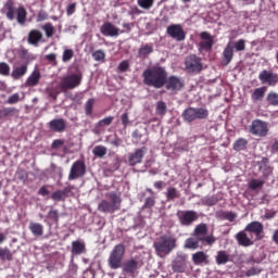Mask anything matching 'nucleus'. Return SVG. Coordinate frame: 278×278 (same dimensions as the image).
Returning a JSON list of instances; mask_svg holds the SVG:
<instances>
[{"mask_svg":"<svg viewBox=\"0 0 278 278\" xmlns=\"http://www.w3.org/2000/svg\"><path fill=\"white\" fill-rule=\"evenodd\" d=\"M167 75L168 72H166L164 66L157 65L153 66L152 68H147L142 73L143 84L144 86L160 90V88H164Z\"/></svg>","mask_w":278,"mask_h":278,"instance_id":"f257e3e1","label":"nucleus"},{"mask_svg":"<svg viewBox=\"0 0 278 278\" xmlns=\"http://www.w3.org/2000/svg\"><path fill=\"white\" fill-rule=\"evenodd\" d=\"M121 203H123L121 192L110 191L105 193V199L98 204V212L102 214H114V212L121 210Z\"/></svg>","mask_w":278,"mask_h":278,"instance_id":"f03ea898","label":"nucleus"},{"mask_svg":"<svg viewBox=\"0 0 278 278\" xmlns=\"http://www.w3.org/2000/svg\"><path fill=\"white\" fill-rule=\"evenodd\" d=\"M153 247L157 257H166L177 249V238L173 235H163L153 243Z\"/></svg>","mask_w":278,"mask_h":278,"instance_id":"7ed1b4c3","label":"nucleus"},{"mask_svg":"<svg viewBox=\"0 0 278 278\" xmlns=\"http://www.w3.org/2000/svg\"><path fill=\"white\" fill-rule=\"evenodd\" d=\"M123 260H125V245L118 243L113 248L108 258V264L111 270H118V268H122Z\"/></svg>","mask_w":278,"mask_h":278,"instance_id":"20e7f679","label":"nucleus"},{"mask_svg":"<svg viewBox=\"0 0 278 278\" xmlns=\"http://www.w3.org/2000/svg\"><path fill=\"white\" fill-rule=\"evenodd\" d=\"M210 116V111L205 108H188L182 112V118L186 123L193 121H205Z\"/></svg>","mask_w":278,"mask_h":278,"instance_id":"39448f33","label":"nucleus"},{"mask_svg":"<svg viewBox=\"0 0 278 278\" xmlns=\"http://www.w3.org/2000/svg\"><path fill=\"white\" fill-rule=\"evenodd\" d=\"M84 79V75L81 73L77 74H70L67 76H64L60 84L59 87L61 90L66 91V90H75L78 86H81V80Z\"/></svg>","mask_w":278,"mask_h":278,"instance_id":"423d86ee","label":"nucleus"},{"mask_svg":"<svg viewBox=\"0 0 278 278\" xmlns=\"http://www.w3.org/2000/svg\"><path fill=\"white\" fill-rule=\"evenodd\" d=\"M186 86V83L182 80L179 76H166L164 87L165 90L168 92H172V94H177L178 92H181L184 90V87Z\"/></svg>","mask_w":278,"mask_h":278,"instance_id":"0eeeda50","label":"nucleus"},{"mask_svg":"<svg viewBox=\"0 0 278 278\" xmlns=\"http://www.w3.org/2000/svg\"><path fill=\"white\" fill-rule=\"evenodd\" d=\"M179 224L181 227H190L199 220V213L197 211L187 210V211H178L176 214Z\"/></svg>","mask_w":278,"mask_h":278,"instance_id":"6e6552de","label":"nucleus"},{"mask_svg":"<svg viewBox=\"0 0 278 278\" xmlns=\"http://www.w3.org/2000/svg\"><path fill=\"white\" fill-rule=\"evenodd\" d=\"M268 131H270L268 124L262 119L252 121L249 128V132L257 138H266V136H268Z\"/></svg>","mask_w":278,"mask_h":278,"instance_id":"1a4fd4ad","label":"nucleus"},{"mask_svg":"<svg viewBox=\"0 0 278 278\" xmlns=\"http://www.w3.org/2000/svg\"><path fill=\"white\" fill-rule=\"evenodd\" d=\"M185 71L187 73H193L198 75L203 71V63H201V58L197 56V54H190L185 59Z\"/></svg>","mask_w":278,"mask_h":278,"instance_id":"9d476101","label":"nucleus"},{"mask_svg":"<svg viewBox=\"0 0 278 278\" xmlns=\"http://www.w3.org/2000/svg\"><path fill=\"white\" fill-rule=\"evenodd\" d=\"M86 176V163L81 160H78L73 163L70 174L68 181H75V179H81Z\"/></svg>","mask_w":278,"mask_h":278,"instance_id":"9b49d317","label":"nucleus"},{"mask_svg":"<svg viewBox=\"0 0 278 278\" xmlns=\"http://www.w3.org/2000/svg\"><path fill=\"white\" fill-rule=\"evenodd\" d=\"M144 155H147V147L135 149L134 152L128 153V156H127L128 166H138V164H142V160H144Z\"/></svg>","mask_w":278,"mask_h":278,"instance_id":"f8f14e48","label":"nucleus"},{"mask_svg":"<svg viewBox=\"0 0 278 278\" xmlns=\"http://www.w3.org/2000/svg\"><path fill=\"white\" fill-rule=\"evenodd\" d=\"M167 35H169L173 40H177V42H184L186 40V30H184V26L181 24H172L167 27Z\"/></svg>","mask_w":278,"mask_h":278,"instance_id":"ddd939ff","label":"nucleus"},{"mask_svg":"<svg viewBox=\"0 0 278 278\" xmlns=\"http://www.w3.org/2000/svg\"><path fill=\"white\" fill-rule=\"evenodd\" d=\"M244 231H248V233H254L255 242L264 240V224H262V222H251L245 226Z\"/></svg>","mask_w":278,"mask_h":278,"instance_id":"4468645a","label":"nucleus"},{"mask_svg":"<svg viewBox=\"0 0 278 278\" xmlns=\"http://www.w3.org/2000/svg\"><path fill=\"white\" fill-rule=\"evenodd\" d=\"M200 38L199 50L210 53L214 47V37L208 31H202Z\"/></svg>","mask_w":278,"mask_h":278,"instance_id":"2eb2a0df","label":"nucleus"},{"mask_svg":"<svg viewBox=\"0 0 278 278\" xmlns=\"http://www.w3.org/2000/svg\"><path fill=\"white\" fill-rule=\"evenodd\" d=\"M258 79L262 84H267V86H277L278 75L271 71L264 70L258 74Z\"/></svg>","mask_w":278,"mask_h":278,"instance_id":"dca6fc26","label":"nucleus"},{"mask_svg":"<svg viewBox=\"0 0 278 278\" xmlns=\"http://www.w3.org/2000/svg\"><path fill=\"white\" fill-rule=\"evenodd\" d=\"M100 31L102 36H106L110 38H116L121 35V29L111 22H105L104 24H102V26L100 27Z\"/></svg>","mask_w":278,"mask_h":278,"instance_id":"f3484780","label":"nucleus"},{"mask_svg":"<svg viewBox=\"0 0 278 278\" xmlns=\"http://www.w3.org/2000/svg\"><path fill=\"white\" fill-rule=\"evenodd\" d=\"M188 256L186 254H178L176 260L172 263L174 273H186V262Z\"/></svg>","mask_w":278,"mask_h":278,"instance_id":"a211bd4d","label":"nucleus"},{"mask_svg":"<svg viewBox=\"0 0 278 278\" xmlns=\"http://www.w3.org/2000/svg\"><path fill=\"white\" fill-rule=\"evenodd\" d=\"M16 7L14 0H7L3 8L1 9L2 14H5L9 21H14L16 17Z\"/></svg>","mask_w":278,"mask_h":278,"instance_id":"6ab92c4d","label":"nucleus"},{"mask_svg":"<svg viewBox=\"0 0 278 278\" xmlns=\"http://www.w3.org/2000/svg\"><path fill=\"white\" fill-rule=\"evenodd\" d=\"M222 64L224 66H229V64H231V61L233 60V42L229 41L226 45L222 53Z\"/></svg>","mask_w":278,"mask_h":278,"instance_id":"aec40b11","label":"nucleus"},{"mask_svg":"<svg viewBox=\"0 0 278 278\" xmlns=\"http://www.w3.org/2000/svg\"><path fill=\"white\" fill-rule=\"evenodd\" d=\"M140 268V262L136 261V258H130L126 261L123 265V273H126L127 275H136V270Z\"/></svg>","mask_w":278,"mask_h":278,"instance_id":"412c9836","label":"nucleus"},{"mask_svg":"<svg viewBox=\"0 0 278 278\" xmlns=\"http://www.w3.org/2000/svg\"><path fill=\"white\" fill-rule=\"evenodd\" d=\"M43 35L42 31L38 29H31L28 33L27 42L28 45H31L33 47H38L40 45V41L42 40Z\"/></svg>","mask_w":278,"mask_h":278,"instance_id":"4be33fe9","label":"nucleus"},{"mask_svg":"<svg viewBox=\"0 0 278 278\" xmlns=\"http://www.w3.org/2000/svg\"><path fill=\"white\" fill-rule=\"evenodd\" d=\"M192 262L195 266L207 265L210 264V255L203 251H198L192 254Z\"/></svg>","mask_w":278,"mask_h":278,"instance_id":"5701e85b","label":"nucleus"},{"mask_svg":"<svg viewBox=\"0 0 278 278\" xmlns=\"http://www.w3.org/2000/svg\"><path fill=\"white\" fill-rule=\"evenodd\" d=\"M49 128L51 131H55L56 134H62L66 129V122L64 118L52 119L49 123Z\"/></svg>","mask_w":278,"mask_h":278,"instance_id":"b1692460","label":"nucleus"},{"mask_svg":"<svg viewBox=\"0 0 278 278\" xmlns=\"http://www.w3.org/2000/svg\"><path fill=\"white\" fill-rule=\"evenodd\" d=\"M239 247H252L253 240L247 235V230H241L235 236Z\"/></svg>","mask_w":278,"mask_h":278,"instance_id":"393cba45","label":"nucleus"},{"mask_svg":"<svg viewBox=\"0 0 278 278\" xmlns=\"http://www.w3.org/2000/svg\"><path fill=\"white\" fill-rule=\"evenodd\" d=\"M41 74L40 71L35 70L26 79V86H28L29 88H34V86H38V84L40 83V78H41Z\"/></svg>","mask_w":278,"mask_h":278,"instance_id":"a878e982","label":"nucleus"},{"mask_svg":"<svg viewBox=\"0 0 278 278\" xmlns=\"http://www.w3.org/2000/svg\"><path fill=\"white\" fill-rule=\"evenodd\" d=\"M46 218L48 220H45V223H47L49 227H51V225H60V213L58 210H50Z\"/></svg>","mask_w":278,"mask_h":278,"instance_id":"bb28decb","label":"nucleus"},{"mask_svg":"<svg viewBox=\"0 0 278 278\" xmlns=\"http://www.w3.org/2000/svg\"><path fill=\"white\" fill-rule=\"evenodd\" d=\"M29 231L33 233V236H36L37 238H40V236H45V226L40 223H34L31 222L28 226Z\"/></svg>","mask_w":278,"mask_h":278,"instance_id":"cd10ccee","label":"nucleus"},{"mask_svg":"<svg viewBox=\"0 0 278 278\" xmlns=\"http://www.w3.org/2000/svg\"><path fill=\"white\" fill-rule=\"evenodd\" d=\"M86 253V243L83 241H73L72 242V255H83Z\"/></svg>","mask_w":278,"mask_h":278,"instance_id":"c85d7f7f","label":"nucleus"},{"mask_svg":"<svg viewBox=\"0 0 278 278\" xmlns=\"http://www.w3.org/2000/svg\"><path fill=\"white\" fill-rule=\"evenodd\" d=\"M25 75H27V64H23L13 68L11 73V77L14 79H21V77H25Z\"/></svg>","mask_w":278,"mask_h":278,"instance_id":"c756f323","label":"nucleus"},{"mask_svg":"<svg viewBox=\"0 0 278 278\" xmlns=\"http://www.w3.org/2000/svg\"><path fill=\"white\" fill-rule=\"evenodd\" d=\"M16 21L18 25H24L27 22V10L25 7H20L16 11Z\"/></svg>","mask_w":278,"mask_h":278,"instance_id":"7c9ffc66","label":"nucleus"},{"mask_svg":"<svg viewBox=\"0 0 278 278\" xmlns=\"http://www.w3.org/2000/svg\"><path fill=\"white\" fill-rule=\"evenodd\" d=\"M166 201H175V199H180L181 193H179V190L175 187L167 188V191L165 192Z\"/></svg>","mask_w":278,"mask_h":278,"instance_id":"2f4dec72","label":"nucleus"},{"mask_svg":"<svg viewBox=\"0 0 278 278\" xmlns=\"http://www.w3.org/2000/svg\"><path fill=\"white\" fill-rule=\"evenodd\" d=\"M199 242H201V238L191 237L185 241V249H191L192 251H197L199 249Z\"/></svg>","mask_w":278,"mask_h":278,"instance_id":"473e14b6","label":"nucleus"},{"mask_svg":"<svg viewBox=\"0 0 278 278\" xmlns=\"http://www.w3.org/2000/svg\"><path fill=\"white\" fill-rule=\"evenodd\" d=\"M14 260V254L9 248H0V261L1 262H12Z\"/></svg>","mask_w":278,"mask_h":278,"instance_id":"72a5a7b5","label":"nucleus"},{"mask_svg":"<svg viewBox=\"0 0 278 278\" xmlns=\"http://www.w3.org/2000/svg\"><path fill=\"white\" fill-rule=\"evenodd\" d=\"M151 53H153V43H147L142 46L138 51L139 58H149Z\"/></svg>","mask_w":278,"mask_h":278,"instance_id":"f704fd0d","label":"nucleus"},{"mask_svg":"<svg viewBox=\"0 0 278 278\" xmlns=\"http://www.w3.org/2000/svg\"><path fill=\"white\" fill-rule=\"evenodd\" d=\"M248 146H249V140L244 138H239L233 142L232 149L233 151H244Z\"/></svg>","mask_w":278,"mask_h":278,"instance_id":"c9c22d12","label":"nucleus"},{"mask_svg":"<svg viewBox=\"0 0 278 278\" xmlns=\"http://www.w3.org/2000/svg\"><path fill=\"white\" fill-rule=\"evenodd\" d=\"M264 94H266V87H260L254 89L251 99L252 101H262V99H264Z\"/></svg>","mask_w":278,"mask_h":278,"instance_id":"e433bc0d","label":"nucleus"},{"mask_svg":"<svg viewBox=\"0 0 278 278\" xmlns=\"http://www.w3.org/2000/svg\"><path fill=\"white\" fill-rule=\"evenodd\" d=\"M92 153L96 157H105L108 155V148L105 146H96Z\"/></svg>","mask_w":278,"mask_h":278,"instance_id":"4c0bfd02","label":"nucleus"},{"mask_svg":"<svg viewBox=\"0 0 278 278\" xmlns=\"http://www.w3.org/2000/svg\"><path fill=\"white\" fill-rule=\"evenodd\" d=\"M227 262H229V254L225 251H218L216 255V264L220 266L223 264H227Z\"/></svg>","mask_w":278,"mask_h":278,"instance_id":"58836bf2","label":"nucleus"},{"mask_svg":"<svg viewBox=\"0 0 278 278\" xmlns=\"http://www.w3.org/2000/svg\"><path fill=\"white\" fill-rule=\"evenodd\" d=\"M193 236H195L197 238H199L201 236H207V225L199 224L198 226H195Z\"/></svg>","mask_w":278,"mask_h":278,"instance_id":"ea45409f","label":"nucleus"},{"mask_svg":"<svg viewBox=\"0 0 278 278\" xmlns=\"http://www.w3.org/2000/svg\"><path fill=\"white\" fill-rule=\"evenodd\" d=\"M18 112L15 108H3L0 109V121L3 118H8V116H12V114H16Z\"/></svg>","mask_w":278,"mask_h":278,"instance_id":"a19ab883","label":"nucleus"},{"mask_svg":"<svg viewBox=\"0 0 278 278\" xmlns=\"http://www.w3.org/2000/svg\"><path fill=\"white\" fill-rule=\"evenodd\" d=\"M245 49H247V40L239 39L232 42V51L240 52V51H245Z\"/></svg>","mask_w":278,"mask_h":278,"instance_id":"79ce46f5","label":"nucleus"},{"mask_svg":"<svg viewBox=\"0 0 278 278\" xmlns=\"http://www.w3.org/2000/svg\"><path fill=\"white\" fill-rule=\"evenodd\" d=\"M41 29L45 30V34L48 38H53V36L55 35V27L53 26L52 23H46Z\"/></svg>","mask_w":278,"mask_h":278,"instance_id":"37998d69","label":"nucleus"},{"mask_svg":"<svg viewBox=\"0 0 278 278\" xmlns=\"http://www.w3.org/2000/svg\"><path fill=\"white\" fill-rule=\"evenodd\" d=\"M137 4L142 10H151V8H153L155 4V0H137Z\"/></svg>","mask_w":278,"mask_h":278,"instance_id":"c03bdc74","label":"nucleus"},{"mask_svg":"<svg viewBox=\"0 0 278 278\" xmlns=\"http://www.w3.org/2000/svg\"><path fill=\"white\" fill-rule=\"evenodd\" d=\"M264 180H260V179H251L249 182V189L250 190H258V188H264Z\"/></svg>","mask_w":278,"mask_h":278,"instance_id":"a18cd8bd","label":"nucleus"},{"mask_svg":"<svg viewBox=\"0 0 278 278\" xmlns=\"http://www.w3.org/2000/svg\"><path fill=\"white\" fill-rule=\"evenodd\" d=\"M93 110H94V99H89L85 103V114H86V116H92Z\"/></svg>","mask_w":278,"mask_h":278,"instance_id":"49530a36","label":"nucleus"},{"mask_svg":"<svg viewBox=\"0 0 278 278\" xmlns=\"http://www.w3.org/2000/svg\"><path fill=\"white\" fill-rule=\"evenodd\" d=\"M267 102L269 103V105H274L275 108L278 106V93L275 91H270L267 94Z\"/></svg>","mask_w":278,"mask_h":278,"instance_id":"de8ad7c7","label":"nucleus"},{"mask_svg":"<svg viewBox=\"0 0 278 278\" xmlns=\"http://www.w3.org/2000/svg\"><path fill=\"white\" fill-rule=\"evenodd\" d=\"M10 64L0 62V75H2V77H10Z\"/></svg>","mask_w":278,"mask_h":278,"instance_id":"09e8293b","label":"nucleus"},{"mask_svg":"<svg viewBox=\"0 0 278 278\" xmlns=\"http://www.w3.org/2000/svg\"><path fill=\"white\" fill-rule=\"evenodd\" d=\"M166 102L159 101L156 103V114H159V116H164L166 114Z\"/></svg>","mask_w":278,"mask_h":278,"instance_id":"8fccbe9b","label":"nucleus"},{"mask_svg":"<svg viewBox=\"0 0 278 278\" xmlns=\"http://www.w3.org/2000/svg\"><path fill=\"white\" fill-rule=\"evenodd\" d=\"M74 55H75V52L73 51V49H65L63 51L62 62H71Z\"/></svg>","mask_w":278,"mask_h":278,"instance_id":"3c124183","label":"nucleus"},{"mask_svg":"<svg viewBox=\"0 0 278 278\" xmlns=\"http://www.w3.org/2000/svg\"><path fill=\"white\" fill-rule=\"evenodd\" d=\"M129 61H122L117 66V73H127L129 71Z\"/></svg>","mask_w":278,"mask_h":278,"instance_id":"603ef678","label":"nucleus"},{"mask_svg":"<svg viewBox=\"0 0 278 278\" xmlns=\"http://www.w3.org/2000/svg\"><path fill=\"white\" fill-rule=\"evenodd\" d=\"M52 201H65L64 192L62 190H56L51 194Z\"/></svg>","mask_w":278,"mask_h":278,"instance_id":"864d4df0","label":"nucleus"},{"mask_svg":"<svg viewBox=\"0 0 278 278\" xmlns=\"http://www.w3.org/2000/svg\"><path fill=\"white\" fill-rule=\"evenodd\" d=\"M92 58L96 62H103V60H105V52H103V50H97L92 53Z\"/></svg>","mask_w":278,"mask_h":278,"instance_id":"5fc2aeb1","label":"nucleus"},{"mask_svg":"<svg viewBox=\"0 0 278 278\" xmlns=\"http://www.w3.org/2000/svg\"><path fill=\"white\" fill-rule=\"evenodd\" d=\"M21 101V96L18 93H13L12 96H10L7 100V103L9 105H14L16 103H18Z\"/></svg>","mask_w":278,"mask_h":278,"instance_id":"6e6d98bb","label":"nucleus"},{"mask_svg":"<svg viewBox=\"0 0 278 278\" xmlns=\"http://www.w3.org/2000/svg\"><path fill=\"white\" fill-rule=\"evenodd\" d=\"M114 121V116H108L104 117L103 119L99 121L98 125L99 127H108L112 125V122Z\"/></svg>","mask_w":278,"mask_h":278,"instance_id":"4d7b16f0","label":"nucleus"},{"mask_svg":"<svg viewBox=\"0 0 278 278\" xmlns=\"http://www.w3.org/2000/svg\"><path fill=\"white\" fill-rule=\"evenodd\" d=\"M260 273H262V268L251 267L245 271V277H255V275H260Z\"/></svg>","mask_w":278,"mask_h":278,"instance_id":"13d9d810","label":"nucleus"},{"mask_svg":"<svg viewBox=\"0 0 278 278\" xmlns=\"http://www.w3.org/2000/svg\"><path fill=\"white\" fill-rule=\"evenodd\" d=\"M17 55L21 58V60H29V50L21 48L17 51Z\"/></svg>","mask_w":278,"mask_h":278,"instance_id":"bf43d9fd","label":"nucleus"},{"mask_svg":"<svg viewBox=\"0 0 278 278\" xmlns=\"http://www.w3.org/2000/svg\"><path fill=\"white\" fill-rule=\"evenodd\" d=\"M155 205V199L153 198H147L143 204V207H146V210H151V207H153Z\"/></svg>","mask_w":278,"mask_h":278,"instance_id":"052dcab7","label":"nucleus"},{"mask_svg":"<svg viewBox=\"0 0 278 278\" xmlns=\"http://www.w3.org/2000/svg\"><path fill=\"white\" fill-rule=\"evenodd\" d=\"M238 215H236V213L233 212H225L224 213V218H226V220H229V223H233L236 220Z\"/></svg>","mask_w":278,"mask_h":278,"instance_id":"680f3d73","label":"nucleus"},{"mask_svg":"<svg viewBox=\"0 0 278 278\" xmlns=\"http://www.w3.org/2000/svg\"><path fill=\"white\" fill-rule=\"evenodd\" d=\"M73 190H75V186L68 185L63 190H61V192H63V195L66 199V197H68V194H71Z\"/></svg>","mask_w":278,"mask_h":278,"instance_id":"e2e57ef3","label":"nucleus"},{"mask_svg":"<svg viewBox=\"0 0 278 278\" xmlns=\"http://www.w3.org/2000/svg\"><path fill=\"white\" fill-rule=\"evenodd\" d=\"M60 147H64V140L62 139H55L52 144H51V149H60Z\"/></svg>","mask_w":278,"mask_h":278,"instance_id":"0e129e2a","label":"nucleus"},{"mask_svg":"<svg viewBox=\"0 0 278 278\" xmlns=\"http://www.w3.org/2000/svg\"><path fill=\"white\" fill-rule=\"evenodd\" d=\"M200 242H206V244H214V242H216V238H214V236H207L204 238H200Z\"/></svg>","mask_w":278,"mask_h":278,"instance_id":"69168bd1","label":"nucleus"},{"mask_svg":"<svg viewBox=\"0 0 278 278\" xmlns=\"http://www.w3.org/2000/svg\"><path fill=\"white\" fill-rule=\"evenodd\" d=\"M17 178L20 179V181H27V172H25V169L18 170Z\"/></svg>","mask_w":278,"mask_h":278,"instance_id":"338daca9","label":"nucleus"},{"mask_svg":"<svg viewBox=\"0 0 278 278\" xmlns=\"http://www.w3.org/2000/svg\"><path fill=\"white\" fill-rule=\"evenodd\" d=\"M216 203H218V197L216 195H213L206 199V205L212 206V205H216Z\"/></svg>","mask_w":278,"mask_h":278,"instance_id":"774afa93","label":"nucleus"}]
</instances>
